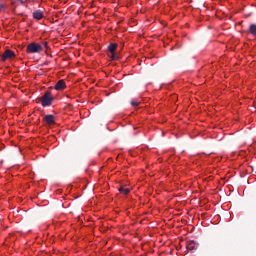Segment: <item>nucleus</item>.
Listing matches in <instances>:
<instances>
[{
  "mask_svg": "<svg viewBox=\"0 0 256 256\" xmlns=\"http://www.w3.org/2000/svg\"><path fill=\"white\" fill-rule=\"evenodd\" d=\"M118 191L119 193H122V195H129L131 190L125 186H121Z\"/></svg>",
  "mask_w": 256,
  "mask_h": 256,
  "instance_id": "10",
  "label": "nucleus"
},
{
  "mask_svg": "<svg viewBox=\"0 0 256 256\" xmlns=\"http://www.w3.org/2000/svg\"><path fill=\"white\" fill-rule=\"evenodd\" d=\"M199 248V243H197L195 240H190L186 244V249L188 251H196V249Z\"/></svg>",
  "mask_w": 256,
  "mask_h": 256,
  "instance_id": "5",
  "label": "nucleus"
},
{
  "mask_svg": "<svg viewBox=\"0 0 256 256\" xmlns=\"http://www.w3.org/2000/svg\"><path fill=\"white\" fill-rule=\"evenodd\" d=\"M247 33L253 37H256V24H251L247 30Z\"/></svg>",
  "mask_w": 256,
  "mask_h": 256,
  "instance_id": "8",
  "label": "nucleus"
},
{
  "mask_svg": "<svg viewBox=\"0 0 256 256\" xmlns=\"http://www.w3.org/2000/svg\"><path fill=\"white\" fill-rule=\"evenodd\" d=\"M66 87H67V84H65V80H59L54 86V89L56 91H63L64 89H66Z\"/></svg>",
  "mask_w": 256,
  "mask_h": 256,
  "instance_id": "6",
  "label": "nucleus"
},
{
  "mask_svg": "<svg viewBox=\"0 0 256 256\" xmlns=\"http://www.w3.org/2000/svg\"><path fill=\"white\" fill-rule=\"evenodd\" d=\"M17 1H19L22 5H23V3H25L24 2L25 0H17Z\"/></svg>",
  "mask_w": 256,
  "mask_h": 256,
  "instance_id": "13",
  "label": "nucleus"
},
{
  "mask_svg": "<svg viewBox=\"0 0 256 256\" xmlns=\"http://www.w3.org/2000/svg\"><path fill=\"white\" fill-rule=\"evenodd\" d=\"M42 45H43V47H45V49H49V43L43 42Z\"/></svg>",
  "mask_w": 256,
  "mask_h": 256,
  "instance_id": "12",
  "label": "nucleus"
},
{
  "mask_svg": "<svg viewBox=\"0 0 256 256\" xmlns=\"http://www.w3.org/2000/svg\"><path fill=\"white\" fill-rule=\"evenodd\" d=\"M131 106H132V107H139V102H137V101H132V102H131Z\"/></svg>",
  "mask_w": 256,
  "mask_h": 256,
  "instance_id": "11",
  "label": "nucleus"
},
{
  "mask_svg": "<svg viewBox=\"0 0 256 256\" xmlns=\"http://www.w3.org/2000/svg\"><path fill=\"white\" fill-rule=\"evenodd\" d=\"M33 18L37 19L38 21H40V19H43V11L36 10L35 12H33Z\"/></svg>",
  "mask_w": 256,
  "mask_h": 256,
  "instance_id": "9",
  "label": "nucleus"
},
{
  "mask_svg": "<svg viewBox=\"0 0 256 256\" xmlns=\"http://www.w3.org/2000/svg\"><path fill=\"white\" fill-rule=\"evenodd\" d=\"M44 121L47 125H55V116L48 114L44 117Z\"/></svg>",
  "mask_w": 256,
  "mask_h": 256,
  "instance_id": "7",
  "label": "nucleus"
},
{
  "mask_svg": "<svg viewBox=\"0 0 256 256\" xmlns=\"http://www.w3.org/2000/svg\"><path fill=\"white\" fill-rule=\"evenodd\" d=\"M13 57H15V52L12 50H6L1 56V61L5 62L8 59H13Z\"/></svg>",
  "mask_w": 256,
  "mask_h": 256,
  "instance_id": "4",
  "label": "nucleus"
},
{
  "mask_svg": "<svg viewBox=\"0 0 256 256\" xmlns=\"http://www.w3.org/2000/svg\"><path fill=\"white\" fill-rule=\"evenodd\" d=\"M108 51H109V57L112 59V61H117L119 59V56L115 54V51H117V44L112 43L108 46Z\"/></svg>",
  "mask_w": 256,
  "mask_h": 256,
  "instance_id": "3",
  "label": "nucleus"
},
{
  "mask_svg": "<svg viewBox=\"0 0 256 256\" xmlns=\"http://www.w3.org/2000/svg\"><path fill=\"white\" fill-rule=\"evenodd\" d=\"M41 105L42 107H51L53 105V101H55V98L51 94V91L45 92V94L41 97Z\"/></svg>",
  "mask_w": 256,
  "mask_h": 256,
  "instance_id": "1",
  "label": "nucleus"
},
{
  "mask_svg": "<svg viewBox=\"0 0 256 256\" xmlns=\"http://www.w3.org/2000/svg\"><path fill=\"white\" fill-rule=\"evenodd\" d=\"M41 51H43V46L35 42L28 44L26 49L27 53H41Z\"/></svg>",
  "mask_w": 256,
  "mask_h": 256,
  "instance_id": "2",
  "label": "nucleus"
}]
</instances>
